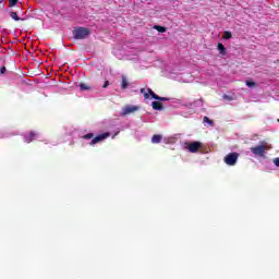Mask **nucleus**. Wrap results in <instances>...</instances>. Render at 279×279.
I'll return each mask as SVG.
<instances>
[{
    "label": "nucleus",
    "mask_w": 279,
    "mask_h": 279,
    "mask_svg": "<svg viewBox=\"0 0 279 279\" xmlns=\"http://www.w3.org/2000/svg\"><path fill=\"white\" fill-rule=\"evenodd\" d=\"M73 38L75 40H85V38H88L90 36V28L86 27H76L73 32Z\"/></svg>",
    "instance_id": "1"
},
{
    "label": "nucleus",
    "mask_w": 279,
    "mask_h": 279,
    "mask_svg": "<svg viewBox=\"0 0 279 279\" xmlns=\"http://www.w3.org/2000/svg\"><path fill=\"white\" fill-rule=\"evenodd\" d=\"M140 93L142 95H144L145 99H147L149 97V95H150V97L153 99H156L157 101H169V98L158 96L156 93H154V90H151V88H147V89L141 88Z\"/></svg>",
    "instance_id": "2"
},
{
    "label": "nucleus",
    "mask_w": 279,
    "mask_h": 279,
    "mask_svg": "<svg viewBox=\"0 0 279 279\" xmlns=\"http://www.w3.org/2000/svg\"><path fill=\"white\" fill-rule=\"evenodd\" d=\"M270 149V147H268L267 145H265L263 142L260 145L251 147V151L252 154H254V156H259L260 158H263L265 156V153Z\"/></svg>",
    "instance_id": "3"
},
{
    "label": "nucleus",
    "mask_w": 279,
    "mask_h": 279,
    "mask_svg": "<svg viewBox=\"0 0 279 279\" xmlns=\"http://www.w3.org/2000/svg\"><path fill=\"white\" fill-rule=\"evenodd\" d=\"M236 160H239V153H230L225 157V162L229 167H234V165H236Z\"/></svg>",
    "instance_id": "4"
},
{
    "label": "nucleus",
    "mask_w": 279,
    "mask_h": 279,
    "mask_svg": "<svg viewBox=\"0 0 279 279\" xmlns=\"http://www.w3.org/2000/svg\"><path fill=\"white\" fill-rule=\"evenodd\" d=\"M109 137H110L109 132L101 133L100 135L94 137L89 143V145H97V143H101V141H106V138H109Z\"/></svg>",
    "instance_id": "5"
},
{
    "label": "nucleus",
    "mask_w": 279,
    "mask_h": 279,
    "mask_svg": "<svg viewBox=\"0 0 279 279\" xmlns=\"http://www.w3.org/2000/svg\"><path fill=\"white\" fill-rule=\"evenodd\" d=\"M187 149L191 151V154H197V151L202 149V142H193L189 144Z\"/></svg>",
    "instance_id": "6"
},
{
    "label": "nucleus",
    "mask_w": 279,
    "mask_h": 279,
    "mask_svg": "<svg viewBox=\"0 0 279 279\" xmlns=\"http://www.w3.org/2000/svg\"><path fill=\"white\" fill-rule=\"evenodd\" d=\"M140 110L138 106H126L122 110V117H125L128 114H132L133 112H136Z\"/></svg>",
    "instance_id": "7"
},
{
    "label": "nucleus",
    "mask_w": 279,
    "mask_h": 279,
    "mask_svg": "<svg viewBox=\"0 0 279 279\" xmlns=\"http://www.w3.org/2000/svg\"><path fill=\"white\" fill-rule=\"evenodd\" d=\"M34 138H36V133L34 131H31V133L28 135L24 136L25 143H32V141H34Z\"/></svg>",
    "instance_id": "8"
},
{
    "label": "nucleus",
    "mask_w": 279,
    "mask_h": 279,
    "mask_svg": "<svg viewBox=\"0 0 279 279\" xmlns=\"http://www.w3.org/2000/svg\"><path fill=\"white\" fill-rule=\"evenodd\" d=\"M151 106H153V110H165V107L160 101H153Z\"/></svg>",
    "instance_id": "9"
},
{
    "label": "nucleus",
    "mask_w": 279,
    "mask_h": 279,
    "mask_svg": "<svg viewBox=\"0 0 279 279\" xmlns=\"http://www.w3.org/2000/svg\"><path fill=\"white\" fill-rule=\"evenodd\" d=\"M162 142V135L160 134H156L151 137V143H154L155 145H157L158 143Z\"/></svg>",
    "instance_id": "10"
},
{
    "label": "nucleus",
    "mask_w": 279,
    "mask_h": 279,
    "mask_svg": "<svg viewBox=\"0 0 279 279\" xmlns=\"http://www.w3.org/2000/svg\"><path fill=\"white\" fill-rule=\"evenodd\" d=\"M128 86H130V83L128 82V77H125V75H122V83H121L122 90H125Z\"/></svg>",
    "instance_id": "11"
},
{
    "label": "nucleus",
    "mask_w": 279,
    "mask_h": 279,
    "mask_svg": "<svg viewBox=\"0 0 279 279\" xmlns=\"http://www.w3.org/2000/svg\"><path fill=\"white\" fill-rule=\"evenodd\" d=\"M218 51H220L221 56H226L227 51H226V46H223V44L219 43L217 46Z\"/></svg>",
    "instance_id": "12"
},
{
    "label": "nucleus",
    "mask_w": 279,
    "mask_h": 279,
    "mask_svg": "<svg viewBox=\"0 0 279 279\" xmlns=\"http://www.w3.org/2000/svg\"><path fill=\"white\" fill-rule=\"evenodd\" d=\"M154 28L157 29V32H159L160 34H165V32H167V28L165 26L155 25Z\"/></svg>",
    "instance_id": "13"
},
{
    "label": "nucleus",
    "mask_w": 279,
    "mask_h": 279,
    "mask_svg": "<svg viewBox=\"0 0 279 279\" xmlns=\"http://www.w3.org/2000/svg\"><path fill=\"white\" fill-rule=\"evenodd\" d=\"M10 17L13 20V21H21V17H19V14L16 12H11L10 13Z\"/></svg>",
    "instance_id": "14"
},
{
    "label": "nucleus",
    "mask_w": 279,
    "mask_h": 279,
    "mask_svg": "<svg viewBox=\"0 0 279 279\" xmlns=\"http://www.w3.org/2000/svg\"><path fill=\"white\" fill-rule=\"evenodd\" d=\"M222 99H225L226 101H234V96H230V95L225 94L222 96Z\"/></svg>",
    "instance_id": "15"
},
{
    "label": "nucleus",
    "mask_w": 279,
    "mask_h": 279,
    "mask_svg": "<svg viewBox=\"0 0 279 279\" xmlns=\"http://www.w3.org/2000/svg\"><path fill=\"white\" fill-rule=\"evenodd\" d=\"M83 138H84L85 141H90V138H95V134H93V133H87V134L83 135Z\"/></svg>",
    "instance_id": "16"
},
{
    "label": "nucleus",
    "mask_w": 279,
    "mask_h": 279,
    "mask_svg": "<svg viewBox=\"0 0 279 279\" xmlns=\"http://www.w3.org/2000/svg\"><path fill=\"white\" fill-rule=\"evenodd\" d=\"M223 38H225V40H230V38H232V33L226 31V32L223 33Z\"/></svg>",
    "instance_id": "17"
},
{
    "label": "nucleus",
    "mask_w": 279,
    "mask_h": 279,
    "mask_svg": "<svg viewBox=\"0 0 279 279\" xmlns=\"http://www.w3.org/2000/svg\"><path fill=\"white\" fill-rule=\"evenodd\" d=\"M204 123H208L209 125H215V122L210 120L208 117L203 118Z\"/></svg>",
    "instance_id": "18"
},
{
    "label": "nucleus",
    "mask_w": 279,
    "mask_h": 279,
    "mask_svg": "<svg viewBox=\"0 0 279 279\" xmlns=\"http://www.w3.org/2000/svg\"><path fill=\"white\" fill-rule=\"evenodd\" d=\"M246 86H248V88H254V86H256V82H254V81H246Z\"/></svg>",
    "instance_id": "19"
},
{
    "label": "nucleus",
    "mask_w": 279,
    "mask_h": 279,
    "mask_svg": "<svg viewBox=\"0 0 279 279\" xmlns=\"http://www.w3.org/2000/svg\"><path fill=\"white\" fill-rule=\"evenodd\" d=\"M19 3V0H9V8H14Z\"/></svg>",
    "instance_id": "20"
},
{
    "label": "nucleus",
    "mask_w": 279,
    "mask_h": 279,
    "mask_svg": "<svg viewBox=\"0 0 279 279\" xmlns=\"http://www.w3.org/2000/svg\"><path fill=\"white\" fill-rule=\"evenodd\" d=\"M81 90H90V87L84 83L80 85Z\"/></svg>",
    "instance_id": "21"
},
{
    "label": "nucleus",
    "mask_w": 279,
    "mask_h": 279,
    "mask_svg": "<svg viewBox=\"0 0 279 279\" xmlns=\"http://www.w3.org/2000/svg\"><path fill=\"white\" fill-rule=\"evenodd\" d=\"M274 165H275L276 167H279V157H276V158L274 159Z\"/></svg>",
    "instance_id": "22"
},
{
    "label": "nucleus",
    "mask_w": 279,
    "mask_h": 279,
    "mask_svg": "<svg viewBox=\"0 0 279 279\" xmlns=\"http://www.w3.org/2000/svg\"><path fill=\"white\" fill-rule=\"evenodd\" d=\"M5 71H7L5 66H2V68L0 69V74L3 75V74L5 73Z\"/></svg>",
    "instance_id": "23"
},
{
    "label": "nucleus",
    "mask_w": 279,
    "mask_h": 279,
    "mask_svg": "<svg viewBox=\"0 0 279 279\" xmlns=\"http://www.w3.org/2000/svg\"><path fill=\"white\" fill-rule=\"evenodd\" d=\"M110 86V82L106 81L105 84L102 85V88H108Z\"/></svg>",
    "instance_id": "24"
}]
</instances>
